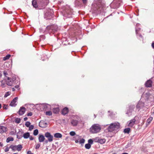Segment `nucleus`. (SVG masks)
I'll return each instance as SVG.
<instances>
[{"label":"nucleus","instance_id":"obj_1","mask_svg":"<svg viewBox=\"0 0 154 154\" xmlns=\"http://www.w3.org/2000/svg\"><path fill=\"white\" fill-rule=\"evenodd\" d=\"M120 127V124L118 122H116L110 124L108 128L109 132H112L115 130H116Z\"/></svg>","mask_w":154,"mask_h":154},{"label":"nucleus","instance_id":"obj_2","mask_svg":"<svg viewBox=\"0 0 154 154\" xmlns=\"http://www.w3.org/2000/svg\"><path fill=\"white\" fill-rule=\"evenodd\" d=\"M101 130L100 125L97 124H94L90 128V131L92 133H96L100 131Z\"/></svg>","mask_w":154,"mask_h":154},{"label":"nucleus","instance_id":"obj_3","mask_svg":"<svg viewBox=\"0 0 154 154\" xmlns=\"http://www.w3.org/2000/svg\"><path fill=\"white\" fill-rule=\"evenodd\" d=\"M58 29V26L54 25L48 26L46 28V30L48 33L54 32L57 31Z\"/></svg>","mask_w":154,"mask_h":154},{"label":"nucleus","instance_id":"obj_4","mask_svg":"<svg viewBox=\"0 0 154 154\" xmlns=\"http://www.w3.org/2000/svg\"><path fill=\"white\" fill-rule=\"evenodd\" d=\"M122 2V0H114L110 4V7L112 8H118Z\"/></svg>","mask_w":154,"mask_h":154},{"label":"nucleus","instance_id":"obj_5","mask_svg":"<svg viewBox=\"0 0 154 154\" xmlns=\"http://www.w3.org/2000/svg\"><path fill=\"white\" fill-rule=\"evenodd\" d=\"M10 148L11 149L14 151H15L16 150L20 151L21 150L23 147L21 145L19 144L17 146L11 145L10 146Z\"/></svg>","mask_w":154,"mask_h":154},{"label":"nucleus","instance_id":"obj_6","mask_svg":"<svg viewBox=\"0 0 154 154\" xmlns=\"http://www.w3.org/2000/svg\"><path fill=\"white\" fill-rule=\"evenodd\" d=\"M45 136L48 138L50 142H51L53 140V136L48 132H46L45 134Z\"/></svg>","mask_w":154,"mask_h":154},{"label":"nucleus","instance_id":"obj_7","mask_svg":"<svg viewBox=\"0 0 154 154\" xmlns=\"http://www.w3.org/2000/svg\"><path fill=\"white\" fill-rule=\"evenodd\" d=\"M135 106L134 105H131L129 107V108L128 109L126 114H127L128 116H131L132 114V112L135 108Z\"/></svg>","mask_w":154,"mask_h":154},{"label":"nucleus","instance_id":"obj_8","mask_svg":"<svg viewBox=\"0 0 154 154\" xmlns=\"http://www.w3.org/2000/svg\"><path fill=\"white\" fill-rule=\"evenodd\" d=\"M32 4L33 7L35 8H37L38 5H41L42 6H44V4L43 2L42 3L41 2L40 3L38 2V3L36 0H33L32 2Z\"/></svg>","mask_w":154,"mask_h":154},{"label":"nucleus","instance_id":"obj_9","mask_svg":"<svg viewBox=\"0 0 154 154\" xmlns=\"http://www.w3.org/2000/svg\"><path fill=\"white\" fill-rule=\"evenodd\" d=\"M78 120H79V119L78 118L77 119H71V125L73 126H77L79 122Z\"/></svg>","mask_w":154,"mask_h":154},{"label":"nucleus","instance_id":"obj_10","mask_svg":"<svg viewBox=\"0 0 154 154\" xmlns=\"http://www.w3.org/2000/svg\"><path fill=\"white\" fill-rule=\"evenodd\" d=\"M5 81L6 82V84L8 86H12L13 83V80H11V79L10 78L7 77V79L5 78Z\"/></svg>","mask_w":154,"mask_h":154},{"label":"nucleus","instance_id":"obj_11","mask_svg":"<svg viewBox=\"0 0 154 154\" xmlns=\"http://www.w3.org/2000/svg\"><path fill=\"white\" fill-rule=\"evenodd\" d=\"M136 120L134 118L130 120L128 122V126L129 127H132L135 124Z\"/></svg>","mask_w":154,"mask_h":154},{"label":"nucleus","instance_id":"obj_12","mask_svg":"<svg viewBox=\"0 0 154 154\" xmlns=\"http://www.w3.org/2000/svg\"><path fill=\"white\" fill-rule=\"evenodd\" d=\"M17 99V97L14 98L10 103V105L12 106H16L17 105L16 103Z\"/></svg>","mask_w":154,"mask_h":154},{"label":"nucleus","instance_id":"obj_13","mask_svg":"<svg viewBox=\"0 0 154 154\" xmlns=\"http://www.w3.org/2000/svg\"><path fill=\"white\" fill-rule=\"evenodd\" d=\"M144 107V103L141 101H139L137 105V109H140Z\"/></svg>","mask_w":154,"mask_h":154},{"label":"nucleus","instance_id":"obj_14","mask_svg":"<svg viewBox=\"0 0 154 154\" xmlns=\"http://www.w3.org/2000/svg\"><path fill=\"white\" fill-rule=\"evenodd\" d=\"M26 111V109L23 107H21L18 111L19 114L22 115L24 114Z\"/></svg>","mask_w":154,"mask_h":154},{"label":"nucleus","instance_id":"obj_15","mask_svg":"<svg viewBox=\"0 0 154 154\" xmlns=\"http://www.w3.org/2000/svg\"><path fill=\"white\" fill-rule=\"evenodd\" d=\"M152 82L151 80H149L145 83V85L147 87H152Z\"/></svg>","mask_w":154,"mask_h":154},{"label":"nucleus","instance_id":"obj_16","mask_svg":"<svg viewBox=\"0 0 154 154\" xmlns=\"http://www.w3.org/2000/svg\"><path fill=\"white\" fill-rule=\"evenodd\" d=\"M81 137L79 135H76L73 137V140H75V142L76 143L79 142V141L80 140Z\"/></svg>","mask_w":154,"mask_h":154},{"label":"nucleus","instance_id":"obj_17","mask_svg":"<svg viewBox=\"0 0 154 154\" xmlns=\"http://www.w3.org/2000/svg\"><path fill=\"white\" fill-rule=\"evenodd\" d=\"M45 138V136L42 134H39L38 137L39 142H42L44 141Z\"/></svg>","mask_w":154,"mask_h":154},{"label":"nucleus","instance_id":"obj_18","mask_svg":"<svg viewBox=\"0 0 154 154\" xmlns=\"http://www.w3.org/2000/svg\"><path fill=\"white\" fill-rule=\"evenodd\" d=\"M7 130V128L5 126H0V133H3Z\"/></svg>","mask_w":154,"mask_h":154},{"label":"nucleus","instance_id":"obj_19","mask_svg":"<svg viewBox=\"0 0 154 154\" xmlns=\"http://www.w3.org/2000/svg\"><path fill=\"white\" fill-rule=\"evenodd\" d=\"M69 112L68 109L67 107H65L63 109L62 111V114L63 115H65L67 114Z\"/></svg>","mask_w":154,"mask_h":154},{"label":"nucleus","instance_id":"obj_20","mask_svg":"<svg viewBox=\"0 0 154 154\" xmlns=\"http://www.w3.org/2000/svg\"><path fill=\"white\" fill-rule=\"evenodd\" d=\"M54 136L56 138H60L62 137V135L61 134L59 133H57L54 134Z\"/></svg>","mask_w":154,"mask_h":154},{"label":"nucleus","instance_id":"obj_21","mask_svg":"<svg viewBox=\"0 0 154 154\" xmlns=\"http://www.w3.org/2000/svg\"><path fill=\"white\" fill-rule=\"evenodd\" d=\"M17 138L20 139L23 137L22 133L20 132H18L17 134Z\"/></svg>","mask_w":154,"mask_h":154},{"label":"nucleus","instance_id":"obj_22","mask_svg":"<svg viewBox=\"0 0 154 154\" xmlns=\"http://www.w3.org/2000/svg\"><path fill=\"white\" fill-rule=\"evenodd\" d=\"M106 141V140L104 139H99L98 140V142L101 143V144H103L105 143Z\"/></svg>","mask_w":154,"mask_h":154},{"label":"nucleus","instance_id":"obj_23","mask_svg":"<svg viewBox=\"0 0 154 154\" xmlns=\"http://www.w3.org/2000/svg\"><path fill=\"white\" fill-rule=\"evenodd\" d=\"M30 134L29 132L23 134V137L25 139L28 138Z\"/></svg>","mask_w":154,"mask_h":154},{"label":"nucleus","instance_id":"obj_24","mask_svg":"<svg viewBox=\"0 0 154 154\" xmlns=\"http://www.w3.org/2000/svg\"><path fill=\"white\" fill-rule=\"evenodd\" d=\"M53 113L55 114L57 113L59 111V109L57 107L54 108L53 109Z\"/></svg>","mask_w":154,"mask_h":154},{"label":"nucleus","instance_id":"obj_25","mask_svg":"<svg viewBox=\"0 0 154 154\" xmlns=\"http://www.w3.org/2000/svg\"><path fill=\"white\" fill-rule=\"evenodd\" d=\"M48 11H50V14H48V13H46L45 14V15L47 16H48L49 15L50 16H51L53 14V11L52 10L50 9Z\"/></svg>","mask_w":154,"mask_h":154},{"label":"nucleus","instance_id":"obj_26","mask_svg":"<svg viewBox=\"0 0 154 154\" xmlns=\"http://www.w3.org/2000/svg\"><path fill=\"white\" fill-rule=\"evenodd\" d=\"M152 117H149L147 120L146 123L149 124L152 120Z\"/></svg>","mask_w":154,"mask_h":154},{"label":"nucleus","instance_id":"obj_27","mask_svg":"<svg viewBox=\"0 0 154 154\" xmlns=\"http://www.w3.org/2000/svg\"><path fill=\"white\" fill-rule=\"evenodd\" d=\"M14 140L13 138L12 137H8L6 140L7 143L9 142L10 141H12Z\"/></svg>","mask_w":154,"mask_h":154},{"label":"nucleus","instance_id":"obj_28","mask_svg":"<svg viewBox=\"0 0 154 154\" xmlns=\"http://www.w3.org/2000/svg\"><path fill=\"white\" fill-rule=\"evenodd\" d=\"M11 57V55L10 54H8L6 55L5 57H4L3 60H7L8 59Z\"/></svg>","mask_w":154,"mask_h":154},{"label":"nucleus","instance_id":"obj_29","mask_svg":"<svg viewBox=\"0 0 154 154\" xmlns=\"http://www.w3.org/2000/svg\"><path fill=\"white\" fill-rule=\"evenodd\" d=\"M91 145H90V144H89L88 143H87V144H86L85 145V148L86 149H89L91 148Z\"/></svg>","mask_w":154,"mask_h":154},{"label":"nucleus","instance_id":"obj_30","mask_svg":"<svg viewBox=\"0 0 154 154\" xmlns=\"http://www.w3.org/2000/svg\"><path fill=\"white\" fill-rule=\"evenodd\" d=\"M45 114L46 115L50 116L52 115V112L51 111H46L45 112Z\"/></svg>","mask_w":154,"mask_h":154},{"label":"nucleus","instance_id":"obj_31","mask_svg":"<svg viewBox=\"0 0 154 154\" xmlns=\"http://www.w3.org/2000/svg\"><path fill=\"white\" fill-rule=\"evenodd\" d=\"M15 122L19 124L20 122V118H16L15 119Z\"/></svg>","mask_w":154,"mask_h":154},{"label":"nucleus","instance_id":"obj_32","mask_svg":"<svg viewBox=\"0 0 154 154\" xmlns=\"http://www.w3.org/2000/svg\"><path fill=\"white\" fill-rule=\"evenodd\" d=\"M130 128H125L124 130V132L125 133H129L130 132Z\"/></svg>","mask_w":154,"mask_h":154},{"label":"nucleus","instance_id":"obj_33","mask_svg":"<svg viewBox=\"0 0 154 154\" xmlns=\"http://www.w3.org/2000/svg\"><path fill=\"white\" fill-rule=\"evenodd\" d=\"M38 134V129H35L33 132V134L35 136L37 135Z\"/></svg>","mask_w":154,"mask_h":154},{"label":"nucleus","instance_id":"obj_34","mask_svg":"<svg viewBox=\"0 0 154 154\" xmlns=\"http://www.w3.org/2000/svg\"><path fill=\"white\" fill-rule=\"evenodd\" d=\"M79 142L80 143H84L85 142V140L84 139L82 138V139H80V140L79 141Z\"/></svg>","mask_w":154,"mask_h":154},{"label":"nucleus","instance_id":"obj_35","mask_svg":"<svg viewBox=\"0 0 154 154\" xmlns=\"http://www.w3.org/2000/svg\"><path fill=\"white\" fill-rule=\"evenodd\" d=\"M102 6L101 5L100 6H98L97 7V9L98 11H102Z\"/></svg>","mask_w":154,"mask_h":154},{"label":"nucleus","instance_id":"obj_36","mask_svg":"<svg viewBox=\"0 0 154 154\" xmlns=\"http://www.w3.org/2000/svg\"><path fill=\"white\" fill-rule=\"evenodd\" d=\"M1 86L2 87V88H4L5 87L6 84L5 83H4L3 82V81H2L1 82Z\"/></svg>","mask_w":154,"mask_h":154},{"label":"nucleus","instance_id":"obj_37","mask_svg":"<svg viewBox=\"0 0 154 154\" xmlns=\"http://www.w3.org/2000/svg\"><path fill=\"white\" fill-rule=\"evenodd\" d=\"M40 146V144L39 143H38L37 144H36L35 145V148L36 149H38L39 148Z\"/></svg>","mask_w":154,"mask_h":154},{"label":"nucleus","instance_id":"obj_38","mask_svg":"<svg viewBox=\"0 0 154 154\" xmlns=\"http://www.w3.org/2000/svg\"><path fill=\"white\" fill-rule=\"evenodd\" d=\"M30 125V123L29 122H26L25 124V126L27 127H29Z\"/></svg>","mask_w":154,"mask_h":154},{"label":"nucleus","instance_id":"obj_39","mask_svg":"<svg viewBox=\"0 0 154 154\" xmlns=\"http://www.w3.org/2000/svg\"><path fill=\"white\" fill-rule=\"evenodd\" d=\"M70 135L71 136H75V133L74 131H72L70 132L69 133Z\"/></svg>","mask_w":154,"mask_h":154},{"label":"nucleus","instance_id":"obj_40","mask_svg":"<svg viewBox=\"0 0 154 154\" xmlns=\"http://www.w3.org/2000/svg\"><path fill=\"white\" fill-rule=\"evenodd\" d=\"M10 94H11L10 92H8L5 94V95H4V97H6L10 95Z\"/></svg>","mask_w":154,"mask_h":154},{"label":"nucleus","instance_id":"obj_41","mask_svg":"<svg viewBox=\"0 0 154 154\" xmlns=\"http://www.w3.org/2000/svg\"><path fill=\"white\" fill-rule=\"evenodd\" d=\"M29 127V131H31L33 129L34 126L32 125H30Z\"/></svg>","mask_w":154,"mask_h":154},{"label":"nucleus","instance_id":"obj_42","mask_svg":"<svg viewBox=\"0 0 154 154\" xmlns=\"http://www.w3.org/2000/svg\"><path fill=\"white\" fill-rule=\"evenodd\" d=\"M88 143L89 144H92L93 143V141L91 139H89L88 140Z\"/></svg>","mask_w":154,"mask_h":154},{"label":"nucleus","instance_id":"obj_43","mask_svg":"<svg viewBox=\"0 0 154 154\" xmlns=\"http://www.w3.org/2000/svg\"><path fill=\"white\" fill-rule=\"evenodd\" d=\"M9 148H10V147L9 148L8 147H6L5 150V152L8 151Z\"/></svg>","mask_w":154,"mask_h":154},{"label":"nucleus","instance_id":"obj_44","mask_svg":"<svg viewBox=\"0 0 154 154\" xmlns=\"http://www.w3.org/2000/svg\"><path fill=\"white\" fill-rule=\"evenodd\" d=\"M99 139V137H96L94 139V140L95 142H98V140Z\"/></svg>","mask_w":154,"mask_h":154},{"label":"nucleus","instance_id":"obj_45","mask_svg":"<svg viewBox=\"0 0 154 154\" xmlns=\"http://www.w3.org/2000/svg\"><path fill=\"white\" fill-rule=\"evenodd\" d=\"M32 115V112H29L27 113V116H31Z\"/></svg>","mask_w":154,"mask_h":154},{"label":"nucleus","instance_id":"obj_46","mask_svg":"<svg viewBox=\"0 0 154 154\" xmlns=\"http://www.w3.org/2000/svg\"><path fill=\"white\" fill-rule=\"evenodd\" d=\"M151 113L154 115V107H153L152 109Z\"/></svg>","mask_w":154,"mask_h":154},{"label":"nucleus","instance_id":"obj_47","mask_svg":"<svg viewBox=\"0 0 154 154\" xmlns=\"http://www.w3.org/2000/svg\"><path fill=\"white\" fill-rule=\"evenodd\" d=\"M4 74L5 76L7 78V77H6V75H8L7 72H6L4 71Z\"/></svg>","mask_w":154,"mask_h":154},{"label":"nucleus","instance_id":"obj_48","mask_svg":"<svg viewBox=\"0 0 154 154\" xmlns=\"http://www.w3.org/2000/svg\"><path fill=\"white\" fill-rule=\"evenodd\" d=\"M140 29H136V34H138V32L140 30Z\"/></svg>","mask_w":154,"mask_h":154},{"label":"nucleus","instance_id":"obj_49","mask_svg":"<svg viewBox=\"0 0 154 154\" xmlns=\"http://www.w3.org/2000/svg\"><path fill=\"white\" fill-rule=\"evenodd\" d=\"M83 3L85 4H86L87 2V0H82Z\"/></svg>","mask_w":154,"mask_h":154},{"label":"nucleus","instance_id":"obj_50","mask_svg":"<svg viewBox=\"0 0 154 154\" xmlns=\"http://www.w3.org/2000/svg\"><path fill=\"white\" fill-rule=\"evenodd\" d=\"M27 154H33V153H32L30 151H27Z\"/></svg>","mask_w":154,"mask_h":154},{"label":"nucleus","instance_id":"obj_51","mask_svg":"<svg viewBox=\"0 0 154 154\" xmlns=\"http://www.w3.org/2000/svg\"><path fill=\"white\" fill-rule=\"evenodd\" d=\"M29 139L30 140H33L34 139V138L32 136H30L29 137Z\"/></svg>","mask_w":154,"mask_h":154},{"label":"nucleus","instance_id":"obj_52","mask_svg":"<svg viewBox=\"0 0 154 154\" xmlns=\"http://www.w3.org/2000/svg\"><path fill=\"white\" fill-rule=\"evenodd\" d=\"M152 47L154 49V42H152Z\"/></svg>","mask_w":154,"mask_h":154},{"label":"nucleus","instance_id":"obj_53","mask_svg":"<svg viewBox=\"0 0 154 154\" xmlns=\"http://www.w3.org/2000/svg\"><path fill=\"white\" fill-rule=\"evenodd\" d=\"M48 142H49L48 141V140H45V143H47Z\"/></svg>","mask_w":154,"mask_h":154},{"label":"nucleus","instance_id":"obj_54","mask_svg":"<svg viewBox=\"0 0 154 154\" xmlns=\"http://www.w3.org/2000/svg\"><path fill=\"white\" fill-rule=\"evenodd\" d=\"M7 105H4V109H7Z\"/></svg>","mask_w":154,"mask_h":154},{"label":"nucleus","instance_id":"obj_55","mask_svg":"<svg viewBox=\"0 0 154 154\" xmlns=\"http://www.w3.org/2000/svg\"><path fill=\"white\" fill-rule=\"evenodd\" d=\"M19 87V86L18 85H17L15 86V88H18Z\"/></svg>","mask_w":154,"mask_h":154},{"label":"nucleus","instance_id":"obj_56","mask_svg":"<svg viewBox=\"0 0 154 154\" xmlns=\"http://www.w3.org/2000/svg\"><path fill=\"white\" fill-rule=\"evenodd\" d=\"M23 119L24 121H26L27 119V118L25 117Z\"/></svg>","mask_w":154,"mask_h":154},{"label":"nucleus","instance_id":"obj_57","mask_svg":"<svg viewBox=\"0 0 154 154\" xmlns=\"http://www.w3.org/2000/svg\"><path fill=\"white\" fill-rule=\"evenodd\" d=\"M140 38H142L143 36L140 34H138Z\"/></svg>","mask_w":154,"mask_h":154},{"label":"nucleus","instance_id":"obj_58","mask_svg":"<svg viewBox=\"0 0 154 154\" xmlns=\"http://www.w3.org/2000/svg\"><path fill=\"white\" fill-rule=\"evenodd\" d=\"M12 90L13 91H14V90H15V89H14V88H12Z\"/></svg>","mask_w":154,"mask_h":154},{"label":"nucleus","instance_id":"obj_59","mask_svg":"<svg viewBox=\"0 0 154 154\" xmlns=\"http://www.w3.org/2000/svg\"><path fill=\"white\" fill-rule=\"evenodd\" d=\"M122 154H128L126 152H124V153H122Z\"/></svg>","mask_w":154,"mask_h":154},{"label":"nucleus","instance_id":"obj_60","mask_svg":"<svg viewBox=\"0 0 154 154\" xmlns=\"http://www.w3.org/2000/svg\"><path fill=\"white\" fill-rule=\"evenodd\" d=\"M1 107H2L1 104H0V109L1 108Z\"/></svg>","mask_w":154,"mask_h":154},{"label":"nucleus","instance_id":"obj_61","mask_svg":"<svg viewBox=\"0 0 154 154\" xmlns=\"http://www.w3.org/2000/svg\"><path fill=\"white\" fill-rule=\"evenodd\" d=\"M94 116H95V118L96 117V116H95V115H94Z\"/></svg>","mask_w":154,"mask_h":154},{"label":"nucleus","instance_id":"obj_62","mask_svg":"<svg viewBox=\"0 0 154 154\" xmlns=\"http://www.w3.org/2000/svg\"><path fill=\"white\" fill-rule=\"evenodd\" d=\"M131 0L133 1H134V0Z\"/></svg>","mask_w":154,"mask_h":154},{"label":"nucleus","instance_id":"obj_63","mask_svg":"<svg viewBox=\"0 0 154 154\" xmlns=\"http://www.w3.org/2000/svg\"><path fill=\"white\" fill-rule=\"evenodd\" d=\"M94 154H97V153H94Z\"/></svg>","mask_w":154,"mask_h":154}]
</instances>
